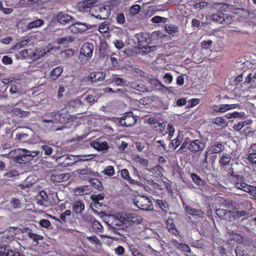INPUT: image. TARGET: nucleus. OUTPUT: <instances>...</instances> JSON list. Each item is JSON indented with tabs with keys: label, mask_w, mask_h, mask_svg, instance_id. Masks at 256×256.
<instances>
[{
	"label": "nucleus",
	"mask_w": 256,
	"mask_h": 256,
	"mask_svg": "<svg viewBox=\"0 0 256 256\" xmlns=\"http://www.w3.org/2000/svg\"><path fill=\"white\" fill-rule=\"evenodd\" d=\"M40 152L38 151H29L25 148L14 149L8 154H2V156L14 160L16 163L20 164H26L35 156L39 155Z\"/></svg>",
	"instance_id": "f257e3e1"
},
{
	"label": "nucleus",
	"mask_w": 256,
	"mask_h": 256,
	"mask_svg": "<svg viewBox=\"0 0 256 256\" xmlns=\"http://www.w3.org/2000/svg\"><path fill=\"white\" fill-rule=\"evenodd\" d=\"M206 146V143L201 140H192L189 138H186L180 148L178 150V152L182 153L184 149L188 150L192 152H196L202 151Z\"/></svg>",
	"instance_id": "f03ea898"
},
{
	"label": "nucleus",
	"mask_w": 256,
	"mask_h": 256,
	"mask_svg": "<svg viewBox=\"0 0 256 256\" xmlns=\"http://www.w3.org/2000/svg\"><path fill=\"white\" fill-rule=\"evenodd\" d=\"M240 208H243L244 210H236L233 212V217L235 220L249 214L250 211L252 209V204L250 200H246L240 204Z\"/></svg>",
	"instance_id": "7ed1b4c3"
},
{
	"label": "nucleus",
	"mask_w": 256,
	"mask_h": 256,
	"mask_svg": "<svg viewBox=\"0 0 256 256\" xmlns=\"http://www.w3.org/2000/svg\"><path fill=\"white\" fill-rule=\"evenodd\" d=\"M134 203L139 209L142 210H150L152 208L151 201L144 196H140L136 197Z\"/></svg>",
	"instance_id": "20e7f679"
},
{
	"label": "nucleus",
	"mask_w": 256,
	"mask_h": 256,
	"mask_svg": "<svg viewBox=\"0 0 256 256\" xmlns=\"http://www.w3.org/2000/svg\"><path fill=\"white\" fill-rule=\"evenodd\" d=\"M76 156L69 154L64 155L56 159L57 162L62 167L72 166L76 164Z\"/></svg>",
	"instance_id": "39448f33"
},
{
	"label": "nucleus",
	"mask_w": 256,
	"mask_h": 256,
	"mask_svg": "<svg viewBox=\"0 0 256 256\" xmlns=\"http://www.w3.org/2000/svg\"><path fill=\"white\" fill-rule=\"evenodd\" d=\"M54 112H48L44 114L42 117V122L44 124H49L52 125V126L50 128V130L52 131H57L58 130H62V128L64 127H58V128H56L55 126H53V124H54V122L55 121V118H54Z\"/></svg>",
	"instance_id": "423d86ee"
},
{
	"label": "nucleus",
	"mask_w": 256,
	"mask_h": 256,
	"mask_svg": "<svg viewBox=\"0 0 256 256\" xmlns=\"http://www.w3.org/2000/svg\"><path fill=\"white\" fill-rule=\"evenodd\" d=\"M55 122L60 123H68L70 120H72V116L67 112L59 110L54 112Z\"/></svg>",
	"instance_id": "0eeeda50"
},
{
	"label": "nucleus",
	"mask_w": 256,
	"mask_h": 256,
	"mask_svg": "<svg viewBox=\"0 0 256 256\" xmlns=\"http://www.w3.org/2000/svg\"><path fill=\"white\" fill-rule=\"evenodd\" d=\"M225 149L223 142H216L211 143L208 146L206 150L211 154H217L222 152Z\"/></svg>",
	"instance_id": "6e6552de"
},
{
	"label": "nucleus",
	"mask_w": 256,
	"mask_h": 256,
	"mask_svg": "<svg viewBox=\"0 0 256 256\" xmlns=\"http://www.w3.org/2000/svg\"><path fill=\"white\" fill-rule=\"evenodd\" d=\"M211 18L213 21L219 24H228L231 20V17L228 14L221 12L212 14Z\"/></svg>",
	"instance_id": "1a4fd4ad"
},
{
	"label": "nucleus",
	"mask_w": 256,
	"mask_h": 256,
	"mask_svg": "<svg viewBox=\"0 0 256 256\" xmlns=\"http://www.w3.org/2000/svg\"><path fill=\"white\" fill-rule=\"evenodd\" d=\"M94 46L92 43L86 42L80 48V54L84 56L86 60L90 58L92 55Z\"/></svg>",
	"instance_id": "9d476101"
},
{
	"label": "nucleus",
	"mask_w": 256,
	"mask_h": 256,
	"mask_svg": "<svg viewBox=\"0 0 256 256\" xmlns=\"http://www.w3.org/2000/svg\"><path fill=\"white\" fill-rule=\"evenodd\" d=\"M90 146L98 151L108 150L109 146L106 141H103L102 138H98L90 142Z\"/></svg>",
	"instance_id": "9b49d317"
},
{
	"label": "nucleus",
	"mask_w": 256,
	"mask_h": 256,
	"mask_svg": "<svg viewBox=\"0 0 256 256\" xmlns=\"http://www.w3.org/2000/svg\"><path fill=\"white\" fill-rule=\"evenodd\" d=\"M120 122L121 125L126 127H130L136 122V118L131 114H128L122 117Z\"/></svg>",
	"instance_id": "f8f14e48"
},
{
	"label": "nucleus",
	"mask_w": 256,
	"mask_h": 256,
	"mask_svg": "<svg viewBox=\"0 0 256 256\" xmlns=\"http://www.w3.org/2000/svg\"><path fill=\"white\" fill-rule=\"evenodd\" d=\"M155 207L160 208L165 214H166L170 210V205L168 202L162 199H153Z\"/></svg>",
	"instance_id": "ddd939ff"
},
{
	"label": "nucleus",
	"mask_w": 256,
	"mask_h": 256,
	"mask_svg": "<svg viewBox=\"0 0 256 256\" xmlns=\"http://www.w3.org/2000/svg\"><path fill=\"white\" fill-rule=\"evenodd\" d=\"M73 212L76 215H80L84 210L85 206L84 202L82 200H76L72 205Z\"/></svg>",
	"instance_id": "4468645a"
},
{
	"label": "nucleus",
	"mask_w": 256,
	"mask_h": 256,
	"mask_svg": "<svg viewBox=\"0 0 256 256\" xmlns=\"http://www.w3.org/2000/svg\"><path fill=\"white\" fill-rule=\"evenodd\" d=\"M245 178L243 176H242V180L237 181L233 184L235 188L238 190H242L246 192H248V190L252 187V185H250L244 182Z\"/></svg>",
	"instance_id": "2eb2a0df"
},
{
	"label": "nucleus",
	"mask_w": 256,
	"mask_h": 256,
	"mask_svg": "<svg viewBox=\"0 0 256 256\" xmlns=\"http://www.w3.org/2000/svg\"><path fill=\"white\" fill-rule=\"evenodd\" d=\"M231 162V157L230 154L227 153H223L220 155V159L218 160L219 164L221 168H226L230 165Z\"/></svg>",
	"instance_id": "dca6fc26"
},
{
	"label": "nucleus",
	"mask_w": 256,
	"mask_h": 256,
	"mask_svg": "<svg viewBox=\"0 0 256 256\" xmlns=\"http://www.w3.org/2000/svg\"><path fill=\"white\" fill-rule=\"evenodd\" d=\"M0 256H21L20 252L10 249L9 246H0Z\"/></svg>",
	"instance_id": "f3484780"
},
{
	"label": "nucleus",
	"mask_w": 256,
	"mask_h": 256,
	"mask_svg": "<svg viewBox=\"0 0 256 256\" xmlns=\"http://www.w3.org/2000/svg\"><path fill=\"white\" fill-rule=\"evenodd\" d=\"M106 77V74L102 72H94L90 74L88 80L93 82L102 81Z\"/></svg>",
	"instance_id": "a211bd4d"
},
{
	"label": "nucleus",
	"mask_w": 256,
	"mask_h": 256,
	"mask_svg": "<svg viewBox=\"0 0 256 256\" xmlns=\"http://www.w3.org/2000/svg\"><path fill=\"white\" fill-rule=\"evenodd\" d=\"M84 106V103L79 99L76 98L70 100L67 104V106L69 110H76Z\"/></svg>",
	"instance_id": "6ab92c4d"
},
{
	"label": "nucleus",
	"mask_w": 256,
	"mask_h": 256,
	"mask_svg": "<svg viewBox=\"0 0 256 256\" xmlns=\"http://www.w3.org/2000/svg\"><path fill=\"white\" fill-rule=\"evenodd\" d=\"M68 176L67 174H54L51 176V180L53 182H61L68 180Z\"/></svg>",
	"instance_id": "aec40b11"
},
{
	"label": "nucleus",
	"mask_w": 256,
	"mask_h": 256,
	"mask_svg": "<svg viewBox=\"0 0 256 256\" xmlns=\"http://www.w3.org/2000/svg\"><path fill=\"white\" fill-rule=\"evenodd\" d=\"M122 177L127 180L131 184H137L140 183L139 182L132 178L130 176L129 172L127 169H122L121 171Z\"/></svg>",
	"instance_id": "412c9836"
},
{
	"label": "nucleus",
	"mask_w": 256,
	"mask_h": 256,
	"mask_svg": "<svg viewBox=\"0 0 256 256\" xmlns=\"http://www.w3.org/2000/svg\"><path fill=\"white\" fill-rule=\"evenodd\" d=\"M63 72V67L58 66L53 69L49 74V78L52 80H54L60 76Z\"/></svg>",
	"instance_id": "4be33fe9"
},
{
	"label": "nucleus",
	"mask_w": 256,
	"mask_h": 256,
	"mask_svg": "<svg viewBox=\"0 0 256 256\" xmlns=\"http://www.w3.org/2000/svg\"><path fill=\"white\" fill-rule=\"evenodd\" d=\"M228 174L230 176V180L232 184L237 181L242 180V176H244L240 172H234L233 168L230 170Z\"/></svg>",
	"instance_id": "5701e85b"
},
{
	"label": "nucleus",
	"mask_w": 256,
	"mask_h": 256,
	"mask_svg": "<svg viewBox=\"0 0 256 256\" xmlns=\"http://www.w3.org/2000/svg\"><path fill=\"white\" fill-rule=\"evenodd\" d=\"M216 215L222 220H227L230 218L231 212L222 208H218L216 210Z\"/></svg>",
	"instance_id": "b1692460"
},
{
	"label": "nucleus",
	"mask_w": 256,
	"mask_h": 256,
	"mask_svg": "<svg viewBox=\"0 0 256 256\" xmlns=\"http://www.w3.org/2000/svg\"><path fill=\"white\" fill-rule=\"evenodd\" d=\"M72 18V16L70 15L62 12H60L57 16L58 22L62 24H66L68 23Z\"/></svg>",
	"instance_id": "393cba45"
},
{
	"label": "nucleus",
	"mask_w": 256,
	"mask_h": 256,
	"mask_svg": "<svg viewBox=\"0 0 256 256\" xmlns=\"http://www.w3.org/2000/svg\"><path fill=\"white\" fill-rule=\"evenodd\" d=\"M128 225L132 224H140L142 222V218L140 216H138L134 213H128Z\"/></svg>",
	"instance_id": "a878e982"
},
{
	"label": "nucleus",
	"mask_w": 256,
	"mask_h": 256,
	"mask_svg": "<svg viewBox=\"0 0 256 256\" xmlns=\"http://www.w3.org/2000/svg\"><path fill=\"white\" fill-rule=\"evenodd\" d=\"M92 228L93 230L100 236H104L102 234V233L104 230V228L102 225V224L98 220H94L92 224ZM104 237H106L104 236Z\"/></svg>",
	"instance_id": "bb28decb"
},
{
	"label": "nucleus",
	"mask_w": 256,
	"mask_h": 256,
	"mask_svg": "<svg viewBox=\"0 0 256 256\" xmlns=\"http://www.w3.org/2000/svg\"><path fill=\"white\" fill-rule=\"evenodd\" d=\"M224 204L226 208H231L233 210L242 209L243 208H240V204H238L236 202L230 200L226 199L224 200Z\"/></svg>",
	"instance_id": "cd10ccee"
},
{
	"label": "nucleus",
	"mask_w": 256,
	"mask_h": 256,
	"mask_svg": "<svg viewBox=\"0 0 256 256\" xmlns=\"http://www.w3.org/2000/svg\"><path fill=\"white\" fill-rule=\"evenodd\" d=\"M186 212L189 214L194 216H200L203 212L200 210H195L190 206L186 205L184 207Z\"/></svg>",
	"instance_id": "c85d7f7f"
},
{
	"label": "nucleus",
	"mask_w": 256,
	"mask_h": 256,
	"mask_svg": "<svg viewBox=\"0 0 256 256\" xmlns=\"http://www.w3.org/2000/svg\"><path fill=\"white\" fill-rule=\"evenodd\" d=\"M87 30V27L84 24L80 22L75 24L72 27V30L75 32H82L86 31Z\"/></svg>",
	"instance_id": "c756f323"
},
{
	"label": "nucleus",
	"mask_w": 256,
	"mask_h": 256,
	"mask_svg": "<svg viewBox=\"0 0 256 256\" xmlns=\"http://www.w3.org/2000/svg\"><path fill=\"white\" fill-rule=\"evenodd\" d=\"M10 112L14 115L20 118L26 117L30 113L29 112L24 111L20 108H13L10 110Z\"/></svg>",
	"instance_id": "7c9ffc66"
},
{
	"label": "nucleus",
	"mask_w": 256,
	"mask_h": 256,
	"mask_svg": "<svg viewBox=\"0 0 256 256\" xmlns=\"http://www.w3.org/2000/svg\"><path fill=\"white\" fill-rule=\"evenodd\" d=\"M122 224L128 225V216L127 212H122L116 214Z\"/></svg>",
	"instance_id": "2f4dec72"
},
{
	"label": "nucleus",
	"mask_w": 256,
	"mask_h": 256,
	"mask_svg": "<svg viewBox=\"0 0 256 256\" xmlns=\"http://www.w3.org/2000/svg\"><path fill=\"white\" fill-rule=\"evenodd\" d=\"M191 178L193 182L198 186H202L204 184V182L200 178V176L194 173L191 174Z\"/></svg>",
	"instance_id": "473e14b6"
},
{
	"label": "nucleus",
	"mask_w": 256,
	"mask_h": 256,
	"mask_svg": "<svg viewBox=\"0 0 256 256\" xmlns=\"http://www.w3.org/2000/svg\"><path fill=\"white\" fill-rule=\"evenodd\" d=\"M140 10V6L138 4H134L131 6L128 11V14L130 16H134L138 14Z\"/></svg>",
	"instance_id": "72a5a7b5"
},
{
	"label": "nucleus",
	"mask_w": 256,
	"mask_h": 256,
	"mask_svg": "<svg viewBox=\"0 0 256 256\" xmlns=\"http://www.w3.org/2000/svg\"><path fill=\"white\" fill-rule=\"evenodd\" d=\"M44 24V21L42 19H38L30 22L28 24V29L31 30L33 28H38Z\"/></svg>",
	"instance_id": "f704fd0d"
},
{
	"label": "nucleus",
	"mask_w": 256,
	"mask_h": 256,
	"mask_svg": "<svg viewBox=\"0 0 256 256\" xmlns=\"http://www.w3.org/2000/svg\"><path fill=\"white\" fill-rule=\"evenodd\" d=\"M92 186L98 190H102V184L101 182L98 178H92L90 180Z\"/></svg>",
	"instance_id": "c9c22d12"
},
{
	"label": "nucleus",
	"mask_w": 256,
	"mask_h": 256,
	"mask_svg": "<svg viewBox=\"0 0 256 256\" xmlns=\"http://www.w3.org/2000/svg\"><path fill=\"white\" fill-rule=\"evenodd\" d=\"M233 108L232 104H223L220 105L218 110L215 109L214 110L220 112H224L226 110L232 109Z\"/></svg>",
	"instance_id": "e433bc0d"
},
{
	"label": "nucleus",
	"mask_w": 256,
	"mask_h": 256,
	"mask_svg": "<svg viewBox=\"0 0 256 256\" xmlns=\"http://www.w3.org/2000/svg\"><path fill=\"white\" fill-rule=\"evenodd\" d=\"M98 100V98L96 96H94L92 94H88L84 98V100L90 105H92L96 102Z\"/></svg>",
	"instance_id": "4c0bfd02"
},
{
	"label": "nucleus",
	"mask_w": 256,
	"mask_h": 256,
	"mask_svg": "<svg viewBox=\"0 0 256 256\" xmlns=\"http://www.w3.org/2000/svg\"><path fill=\"white\" fill-rule=\"evenodd\" d=\"M125 82L123 78L118 77L116 74L112 75V82H114L117 86H122Z\"/></svg>",
	"instance_id": "58836bf2"
},
{
	"label": "nucleus",
	"mask_w": 256,
	"mask_h": 256,
	"mask_svg": "<svg viewBox=\"0 0 256 256\" xmlns=\"http://www.w3.org/2000/svg\"><path fill=\"white\" fill-rule=\"evenodd\" d=\"M182 140V136L180 134H178L175 139L172 140L171 141L170 144H172V146L174 147V150L180 145Z\"/></svg>",
	"instance_id": "ea45409f"
},
{
	"label": "nucleus",
	"mask_w": 256,
	"mask_h": 256,
	"mask_svg": "<svg viewBox=\"0 0 256 256\" xmlns=\"http://www.w3.org/2000/svg\"><path fill=\"white\" fill-rule=\"evenodd\" d=\"M112 222H111V226L112 228H116V226H122V222H120L117 214L115 216H112Z\"/></svg>",
	"instance_id": "a19ab883"
},
{
	"label": "nucleus",
	"mask_w": 256,
	"mask_h": 256,
	"mask_svg": "<svg viewBox=\"0 0 256 256\" xmlns=\"http://www.w3.org/2000/svg\"><path fill=\"white\" fill-rule=\"evenodd\" d=\"M210 154L206 150L204 155L203 158L200 160V166L202 167L207 168L208 166V156Z\"/></svg>",
	"instance_id": "79ce46f5"
},
{
	"label": "nucleus",
	"mask_w": 256,
	"mask_h": 256,
	"mask_svg": "<svg viewBox=\"0 0 256 256\" xmlns=\"http://www.w3.org/2000/svg\"><path fill=\"white\" fill-rule=\"evenodd\" d=\"M92 156V155H77L76 156V157H78V158H76V163L80 162H87L89 160H92V158H88V157H90Z\"/></svg>",
	"instance_id": "37998d69"
},
{
	"label": "nucleus",
	"mask_w": 256,
	"mask_h": 256,
	"mask_svg": "<svg viewBox=\"0 0 256 256\" xmlns=\"http://www.w3.org/2000/svg\"><path fill=\"white\" fill-rule=\"evenodd\" d=\"M94 0H86L82 2L80 4L83 8H90L92 7L96 4Z\"/></svg>",
	"instance_id": "c03bdc74"
},
{
	"label": "nucleus",
	"mask_w": 256,
	"mask_h": 256,
	"mask_svg": "<svg viewBox=\"0 0 256 256\" xmlns=\"http://www.w3.org/2000/svg\"><path fill=\"white\" fill-rule=\"evenodd\" d=\"M235 252L236 256H248L247 252L241 246H237Z\"/></svg>",
	"instance_id": "a18cd8bd"
},
{
	"label": "nucleus",
	"mask_w": 256,
	"mask_h": 256,
	"mask_svg": "<svg viewBox=\"0 0 256 256\" xmlns=\"http://www.w3.org/2000/svg\"><path fill=\"white\" fill-rule=\"evenodd\" d=\"M250 152L248 156V160L250 164H256V152Z\"/></svg>",
	"instance_id": "49530a36"
},
{
	"label": "nucleus",
	"mask_w": 256,
	"mask_h": 256,
	"mask_svg": "<svg viewBox=\"0 0 256 256\" xmlns=\"http://www.w3.org/2000/svg\"><path fill=\"white\" fill-rule=\"evenodd\" d=\"M10 204L12 208L17 209L20 208V200L16 198H13L10 201Z\"/></svg>",
	"instance_id": "de8ad7c7"
},
{
	"label": "nucleus",
	"mask_w": 256,
	"mask_h": 256,
	"mask_svg": "<svg viewBox=\"0 0 256 256\" xmlns=\"http://www.w3.org/2000/svg\"><path fill=\"white\" fill-rule=\"evenodd\" d=\"M99 10L100 12H106V14L104 15V16H103L102 14H98L97 16H96V18H98L100 20H105L106 19L108 16V12L106 10V6H102V7H100L99 8Z\"/></svg>",
	"instance_id": "09e8293b"
},
{
	"label": "nucleus",
	"mask_w": 256,
	"mask_h": 256,
	"mask_svg": "<svg viewBox=\"0 0 256 256\" xmlns=\"http://www.w3.org/2000/svg\"><path fill=\"white\" fill-rule=\"evenodd\" d=\"M167 32L169 34H174L178 32V26L176 25L170 24L166 27Z\"/></svg>",
	"instance_id": "8fccbe9b"
},
{
	"label": "nucleus",
	"mask_w": 256,
	"mask_h": 256,
	"mask_svg": "<svg viewBox=\"0 0 256 256\" xmlns=\"http://www.w3.org/2000/svg\"><path fill=\"white\" fill-rule=\"evenodd\" d=\"M114 251L115 254L117 256H122L124 255L125 254V250L123 246H118L117 247L114 248Z\"/></svg>",
	"instance_id": "3c124183"
},
{
	"label": "nucleus",
	"mask_w": 256,
	"mask_h": 256,
	"mask_svg": "<svg viewBox=\"0 0 256 256\" xmlns=\"http://www.w3.org/2000/svg\"><path fill=\"white\" fill-rule=\"evenodd\" d=\"M212 122L218 126H223L226 123L225 120L221 117H218L214 119Z\"/></svg>",
	"instance_id": "603ef678"
},
{
	"label": "nucleus",
	"mask_w": 256,
	"mask_h": 256,
	"mask_svg": "<svg viewBox=\"0 0 256 256\" xmlns=\"http://www.w3.org/2000/svg\"><path fill=\"white\" fill-rule=\"evenodd\" d=\"M104 174L109 176H112L114 173V166H106L104 170Z\"/></svg>",
	"instance_id": "864d4df0"
},
{
	"label": "nucleus",
	"mask_w": 256,
	"mask_h": 256,
	"mask_svg": "<svg viewBox=\"0 0 256 256\" xmlns=\"http://www.w3.org/2000/svg\"><path fill=\"white\" fill-rule=\"evenodd\" d=\"M116 20L117 22L119 24H124L126 22L124 14L122 12H120L117 14L116 16Z\"/></svg>",
	"instance_id": "5fc2aeb1"
},
{
	"label": "nucleus",
	"mask_w": 256,
	"mask_h": 256,
	"mask_svg": "<svg viewBox=\"0 0 256 256\" xmlns=\"http://www.w3.org/2000/svg\"><path fill=\"white\" fill-rule=\"evenodd\" d=\"M28 235L30 238L32 239L34 241H37L38 240H42L43 239V236L40 235H38L36 234L32 233V232H28Z\"/></svg>",
	"instance_id": "6e6d98bb"
},
{
	"label": "nucleus",
	"mask_w": 256,
	"mask_h": 256,
	"mask_svg": "<svg viewBox=\"0 0 256 256\" xmlns=\"http://www.w3.org/2000/svg\"><path fill=\"white\" fill-rule=\"evenodd\" d=\"M10 92L11 94H19L18 86L16 84H13L11 86Z\"/></svg>",
	"instance_id": "4d7b16f0"
},
{
	"label": "nucleus",
	"mask_w": 256,
	"mask_h": 256,
	"mask_svg": "<svg viewBox=\"0 0 256 256\" xmlns=\"http://www.w3.org/2000/svg\"><path fill=\"white\" fill-rule=\"evenodd\" d=\"M86 186L78 187L75 189V192L78 195L83 196L86 194L85 192Z\"/></svg>",
	"instance_id": "13d9d810"
},
{
	"label": "nucleus",
	"mask_w": 256,
	"mask_h": 256,
	"mask_svg": "<svg viewBox=\"0 0 256 256\" xmlns=\"http://www.w3.org/2000/svg\"><path fill=\"white\" fill-rule=\"evenodd\" d=\"M42 152H44V154L46 156H50L52 152V148L48 146L44 145L42 146Z\"/></svg>",
	"instance_id": "bf43d9fd"
},
{
	"label": "nucleus",
	"mask_w": 256,
	"mask_h": 256,
	"mask_svg": "<svg viewBox=\"0 0 256 256\" xmlns=\"http://www.w3.org/2000/svg\"><path fill=\"white\" fill-rule=\"evenodd\" d=\"M110 60L111 66L112 68H118V63L116 58L113 56H110Z\"/></svg>",
	"instance_id": "052dcab7"
},
{
	"label": "nucleus",
	"mask_w": 256,
	"mask_h": 256,
	"mask_svg": "<svg viewBox=\"0 0 256 256\" xmlns=\"http://www.w3.org/2000/svg\"><path fill=\"white\" fill-rule=\"evenodd\" d=\"M53 49L50 44H48V45L44 49L42 50L44 52L40 51L39 54L40 56H44V54H47L48 52H50Z\"/></svg>",
	"instance_id": "680f3d73"
},
{
	"label": "nucleus",
	"mask_w": 256,
	"mask_h": 256,
	"mask_svg": "<svg viewBox=\"0 0 256 256\" xmlns=\"http://www.w3.org/2000/svg\"><path fill=\"white\" fill-rule=\"evenodd\" d=\"M78 172L82 175L86 174H92V170L90 168H86L83 169H80L78 170Z\"/></svg>",
	"instance_id": "e2e57ef3"
},
{
	"label": "nucleus",
	"mask_w": 256,
	"mask_h": 256,
	"mask_svg": "<svg viewBox=\"0 0 256 256\" xmlns=\"http://www.w3.org/2000/svg\"><path fill=\"white\" fill-rule=\"evenodd\" d=\"M40 225L43 228H48L50 226V222L49 220L46 219H42L40 220Z\"/></svg>",
	"instance_id": "0e129e2a"
},
{
	"label": "nucleus",
	"mask_w": 256,
	"mask_h": 256,
	"mask_svg": "<svg viewBox=\"0 0 256 256\" xmlns=\"http://www.w3.org/2000/svg\"><path fill=\"white\" fill-rule=\"evenodd\" d=\"M12 60L8 56H4L2 58V62L6 65L11 64L12 63Z\"/></svg>",
	"instance_id": "69168bd1"
},
{
	"label": "nucleus",
	"mask_w": 256,
	"mask_h": 256,
	"mask_svg": "<svg viewBox=\"0 0 256 256\" xmlns=\"http://www.w3.org/2000/svg\"><path fill=\"white\" fill-rule=\"evenodd\" d=\"M244 122H245L242 121L236 124H234L233 126L234 130L236 131L241 130L245 126Z\"/></svg>",
	"instance_id": "338daca9"
},
{
	"label": "nucleus",
	"mask_w": 256,
	"mask_h": 256,
	"mask_svg": "<svg viewBox=\"0 0 256 256\" xmlns=\"http://www.w3.org/2000/svg\"><path fill=\"white\" fill-rule=\"evenodd\" d=\"M248 193L252 196V198L256 200V186H252Z\"/></svg>",
	"instance_id": "774afa93"
}]
</instances>
